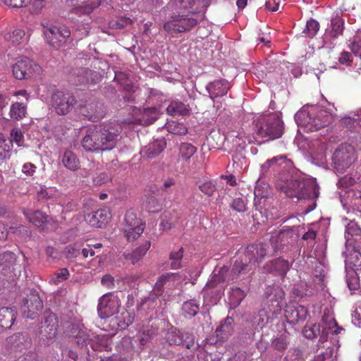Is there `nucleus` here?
<instances>
[{
	"instance_id": "49",
	"label": "nucleus",
	"mask_w": 361,
	"mask_h": 361,
	"mask_svg": "<svg viewBox=\"0 0 361 361\" xmlns=\"http://www.w3.org/2000/svg\"><path fill=\"white\" fill-rule=\"evenodd\" d=\"M269 318L264 310L259 311L257 316L254 317L253 324L255 327L263 328L268 323Z\"/></svg>"
},
{
	"instance_id": "14",
	"label": "nucleus",
	"mask_w": 361,
	"mask_h": 361,
	"mask_svg": "<svg viewBox=\"0 0 361 361\" xmlns=\"http://www.w3.org/2000/svg\"><path fill=\"white\" fill-rule=\"evenodd\" d=\"M120 302L117 297L111 293L104 294L99 299L97 310L102 319H106L118 312Z\"/></svg>"
},
{
	"instance_id": "63",
	"label": "nucleus",
	"mask_w": 361,
	"mask_h": 361,
	"mask_svg": "<svg viewBox=\"0 0 361 361\" xmlns=\"http://www.w3.org/2000/svg\"><path fill=\"white\" fill-rule=\"evenodd\" d=\"M128 75L124 72H116L115 73L114 80L123 86L129 80Z\"/></svg>"
},
{
	"instance_id": "29",
	"label": "nucleus",
	"mask_w": 361,
	"mask_h": 361,
	"mask_svg": "<svg viewBox=\"0 0 361 361\" xmlns=\"http://www.w3.org/2000/svg\"><path fill=\"white\" fill-rule=\"evenodd\" d=\"M26 219L33 225L39 228H43L48 222L49 216L41 211L37 210L32 212H23Z\"/></svg>"
},
{
	"instance_id": "42",
	"label": "nucleus",
	"mask_w": 361,
	"mask_h": 361,
	"mask_svg": "<svg viewBox=\"0 0 361 361\" xmlns=\"http://www.w3.org/2000/svg\"><path fill=\"white\" fill-rule=\"evenodd\" d=\"M183 333L175 329L167 334L166 340L170 345H181L183 343Z\"/></svg>"
},
{
	"instance_id": "16",
	"label": "nucleus",
	"mask_w": 361,
	"mask_h": 361,
	"mask_svg": "<svg viewBox=\"0 0 361 361\" xmlns=\"http://www.w3.org/2000/svg\"><path fill=\"white\" fill-rule=\"evenodd\" d=\"M290 165V161L284 155L274 157L272 159L267 160L261 168L264 174L269 172L271 169L274 172H278L281 169L283 170Z\"/></svg>"
},
{
	"instance_id": "34",
	"label": "nucleus",
	"mask_w": 361,
	"mask_h": 361,
	"mask_svg": "<svg viewBox=\"0 0 361 361\" xmlns=\"http://www.w3.org/2000/svg\"><path fill=\"white\" fill-rule=\"evenodd\" d=\"M158 116L159 111L156 107L146 108L143 109L140 121L144 125H150L158 118Z\"/></svg>"
},
{
	"instance_id": "12",
	"label": "nucleus",
	"mask_w": 361,
	"mask_h": 361,
	"mask_svg": "<svg viewBox=\"0 0 361 361\" xmlns=\"http://www.w3.org/2000/svg\"><path fill=\"white\" fill-rule=\"evenodd\" d=\"M43 308V302L36 291H32L24 300L20 312L25 318L34 319Z\"/></svg>"
},
{
	"instance_id": "32",
	"label": "nucleus",
	"mask_w": 361,
	"mask_h": 361,
	"mask_svg": "<svg viewBox=\"0 0 361 361\" xmlns=\"http://www.w3.org/2000/svg\"><path fill=\"white\" fill-rule=\"evenodd\" d=\"M178 274L166 273L161 275L154 286V291L157 296H161L164 293V286L171 280H174Z\"/></svg>"
},
{
	"instance_id": "35",
	"label": "nucleus",
	"mask_w": 361,
	"mask_h": 361,
	"mask_svg": "<svg viewBox=\"0 0 361 361\" xmlns=\"http://www.w3.org/2000/svg\"><path fill=\"white\" fill-rule=\"evenodd\" d=\"M145 224L144 221L137 217V213L133 209H128L124 216L123 227H136Z\"/></svg>"
},
{
	"instance_id": "19",
	"label": "nucleus",
	"mask_w": 361,
	"mask_h": 361,
	"mask_svg": "<svg viewBox=\"0 0 361 361\" xmlns=\"http://www.w3.org/2000/svg\"><path fill=\"white\" fill-rule=\"evenodd\" d=\"M73 74L77 78L75 82L79 84L96 83L101 78L98 72L86 68H77L73 71Z\"/></svg>"
},
{
	"instance_id": "30",
	"label": "nucleus",
	"mask_w": 361,
	"mask_h": 361,
	"mask_svg": "<svg viewBox=\"0 0 361 361\" xmlns=\"http://www.w3.org/2000/svg\"><path fill=\"white\" fill-rule=\"evenodd\" d=\"M16 312L9 307L0 308V326L4 329L11 328L15 321Z\"/></svg>"
},
{
	"instance_id": "10",
	"label": "nucleus",
	"mask_w": 361,
	"mask_h": 361,
	"mask_svg": "<svg viewBox=\"0 0 361 361\" xmlns=\"http://www.w3.org/2000/svg\"><path fill=\"white\" fill-rule=\"evenodd\" d=\"M13 76L18 80L28 79L39 73L41 68L27 57L19 58L12 67Z\"/></svg>"
},
{
	"instance_id": "15",
	"label": "nucleus",
	"mask_w": 361,
	"mask_h": 361,
	"mask_svg": "<svg viewBox=\"0 0 361 361\" xmlns=\"http://www.w3.org/2000/svg\"><path fill=\"white\" fill-rule=\"evenodd\" d=\"M307 314L306 307L295 302H290L285 307L284 316L290 324H296L305 320Z\"/></svg>"
},
{
	"instance_id": "1",
	"label": "nucleus",
	"mask_w": 361,
	"mask_h": 361,
	"mask_svg": "<svg viewBox=\"0 0 361 361\" xmlns=\"http://www.w3.org/2000/svg\"><path fill=\"white\" fill-rule=\"evenodd\" d=\"M122 126L109 121L89 128L82 140V146L87 152L109 151L116 147Z\"/></svg>"
},
{
	"instance_id": "39",
	"label": "nucleus",
	"mask_w": 361,
	"mask_h": 361,
	"mask_svg": "<svg viewBox=\"0 0 361 361\" xmlns=\"http://www.w3.org/2000/svg\"><path fill=\"white\" fill-rule=\"evenodd\" d=\"M197 152V147L192 144L183 142L179 148V156L183 160L188 161Z\"/></svg>"
},
{
	"instance_id": "17",
	"label": "nucleus",
	"mask_w": 361,
	"mask_h": 361,
	"mask_svg": "<svg viewBox=\"0 0 361 361\" xmlns=\"http://www.w3.org/2000/svg\"><path fill=\"white\" fill-rule=\"evenodd\" d=\"M290 267V262L280 257L272 259L264 265V269L269 273H274L284 276Z\"/></svg>"
},
{
	"instance_id": "59",
	"label": "nucleus",
	"mask_w": 361,
	"mask_h": 361,
	"mask_svg": "<svg viewBox=\"0 0 361 361\" xmlns=\"http://www.w3.org/2000/svg\"><path fill=\"white\" fill-rule=\"evenodd\" d=\"M350 48L354 54L357 55L361 50V36L357 35L354 37L350 43Z\"/></svg>"
},
{
	"instance_id": "37",
	"label": "nucleus",
	"mask_w": 361,
	"mask_h": 361,
	"mask_svg": "<svg viewBox=\"0 0 361 361\" xmlns=\"http://www.w3.org/2000/svg\"><path fill=\"white\" fill-rule=\"evenodd\" d=\"M145 228V224H141V226H137L136 227H123V230L128 241L131 242L135 240L140 236Z\"/></svg>"
},
{
	"instance_id": "43",
	"label": "nucleus",
	"mask_w": 361,
	"mask_h": 361,
	"mask_svg": "<svg viewBox=\"0 0 361 361\" xmlns=\"http://www.w3.org/2000/svg\"><path fill=\"white\" fill-rule=\"evenodd\" d=\"M70 272L68 269L62 268L56 271L51 279V281L54 284H59L68 279Z\"/></svg>"
},
{
	"instance_id": "25",
	"label": "nucleus",
	"mask_w": 361,
	"mask_h": 361,
	"mask_svg": "<svg viewBox=\"0 0 361 361\" xmlns=\"http://www.w3.org/2000/svg\"><path fill=\"white\" fill-rule=\"evenodd\" d=\"M61 161L67 169L76 171L80 167V161L77 155L71 150L66 149L62 155Z\"/></svg>"
},
{
	"instance_id": "64",
	"label": "nucleus",
	"mask_w": 361,
	"mask_h": 361,
	"mask_svg": "<svg viewBox=\"0 0 361 361\" xmlns=\"http://www.w3.org/2000/svg\"><path fill=\"white\" fill-rule=\"evenodd\" d=\"M101 283L108 288H113L114 287V278L110 274H105L102 277Z\"/></svg>"
},
{
	"instance_id": "4",
	"label": "nucleus",
	"mask_w": 361,
	"mask_h": 361,
	"mask_svg": "<svg viewBox=\"0 0 361 361\" xmlns=\"http://www.w3.org/2000/svg\"><path fill=\"white\" fill-rule=\"evenodd\" d=\"M283 134V123L275 114L262 116L255 121L253 137L259 144V139L276 140Z\"/></svg>"
},
{
	"instance_id": "61",
	"label": "nucleus",
	"mask_w": 361,
	"mask_h": 361,
	"mask_svg": "<svg viewBox=\"0 0 361 361\" xmlns=\"http://www.w3.org/2000/svg\"><path fill=\"white\" fill-rule=\"evenodd\" d=\"M355 183V180L354 178L346 175L339 179L338 185L339 187L347 188L353 185Z\"/></svg>"
},
{
	"instance_id": "45",
	"label": "nucleus",
	"mask_w": 361,
	"mask_h": 361,
	"mask_svg": "<svg viewBox=\"0 0 361 361\" xmlns=\"http://www.w3.org/2000/svg\"><path fill=\"white\" fill-rule=\"evenodd\" d=\"M181 345L189 350H196L199 348V345L195 344L194 335L188 332L183 333V343Z\"/></svg>"
},
{
	"instance_id": "62",
	"label": "nucleus",
	"mask_w": 361,
	"mask_h": 361,
	"mask_svg": "<svg viewBox=\"0 0 361 361\" xmlns=\"http://www.w3.org/2000/svg\"><path fill=\"white\" fill-rule=\"evenodd\" d=\"M340 63L345 66H350L353 62V57L350 53L343 51L338 59Z\"/></svg>"
},
{
	"instance_id": "13",
	"label": "nucleus",
	"mask_w": 361,
	"mask_h": 361,
	"mask_svg": "<svg viewBox=\"0 0 361 361\" xmlns=\"http://www.w3.org/2000/svg\"><path fill=\"white\" fill-rule=\"evenodd\" d=\"M12 339L11 353L16 358L14 361H38L37 355L34 352H25L22 355H19V353H23V350H25L27 345L30 344L29 341L25 340L23 334L15 335L14 337H12Z\"/></svg>"
},
{
	"instance_id": "20",
	"label": "nucleus",
	"mask_w": 361,
	"mask_h": 361,
	"mask_svg": "<svg viewBox=\"0 0 361 361\" xmlns=\"http://www.w3.org/2000/svg\"><path fill=\"white\" fill-rule=\"evenodd\" d=\"M102 105L98 102H92L86 104H79L78 112L89 120L94 121L102 116Z\"/></svg>"
},
{
	"instance_id": "44",
	"label": "nucleus",
	"mask_w": 361,
	"mask_h": 361,
	"mask_svg": "<svg viewBox=\"0 0 361 361\" xmlns=\"http://www.w3.org/2000/svg\"><path fill=\"white\" fill-rule=\"evenodd\" d=\"M319 30V23L314 19H310L307 21L304 33H306L309 37H313Z\"/></svg>"
},
{
	"instance_id": "56",
	"label": "nucleus",
	"mask_w": 361,
	"mask_h": 361,
	"mask_svg": "<svg viewBox=\"0 0 361 361\" xmlns=\"http://www.w3.org/2000/svg\"><path fill=\"white\" fill-rule=\"evenodd\" d=\"M228 269L227 267H222L219 272V274L220 276H214L212 279L211 280V281L207 284V286H208L209 288L213 287L214 282H221V281H226L227 279V278L225 277L224 275L225 273L228 272Z\"/></svg>"
},
{
	"instance_id": "31",
	"label": "nucleus",
	"mask_w": 361,
	"mask_h": 361,
	"mask_svg": "<svg viewBox=\"0 0 361 361\" xmlns=\"http://www.w3.org/2000/svg\"><path fill=\"white\" fill-rule=\"evenodd\" d=\"M197 3V0H173L176 9L189 14L197 13L198 8L196 6Z\"/></svg>"
},
{
	"instance_id": "24",
	"label": "nucleus",
	"mask_w": 361,
	"mask_h": 361,
	"mask_svg": "<svg viewBox=\"0 0 361 361\" xmlns=\"http://www.w3.org/2000/svg\"><path fill=\"white\" fill-rule=\"evenodd\" d=\"M234 321L232 317H227L217 327L216 336L220 341H224L233 332Z\"/></svg>"
},
{
	"instance_id": "40",
	"label": "nucleus",
	"mask_w": 361,
	"mask_h": 361,
	"mask_svg": "<svg viewBox=\"0 0 361 361\" xmlns=\"http://www.w3.org/2000/svg\"><path fill=\"white\" fill-rule=\"evenodd\" d=\"M184 249L180 247L178 251H172L170 253L169 259L171 260V268L178 269L181 268V262L183 257Z\"/></svg>"
},
{
	"instance_id": "18",
	"label": "nucleus",
	"mask_w": 361,
	"mask_h": 361,
	"mask_svg": "<svg viewBox=\"0 0 361 361\" xmlns=\"http://www.w3.org/2000/svg\"><path fill=\"white\" fill-rule=\"evenodd\" d=\"M166 141L164 138L157 139L144 147L140 153L148 159L159 156L166 148Z\"/></svg>"
},
{
	"instance_id": "26",
	"label": "nucleus",
	"mask_w": 361,
	"mask_h": 361,
	"mask_svg": "<svg viewBox=\"0 0 361 361\" xmlns=\"http://www.w3.org/2000/svg\"><path fill=\"white\" fill-rule=\"evenodd\" d=\"M344 19L341 17L337 16L333 18L327 31V35L332 39H336L341 36L344 30Z\"/></svg>"
},
{
	"instance_id": "47",
	"label": "nucleus",
	"mask_w": 361,
	"mask_h": 361,
	"mask_svg": "<svg viewBox=\"0 0 361 361\" xmlns=\"http://www.w3.org/2000/svg\"><path fill=\"white\" fill-rule=\"evenodd\" d=\"M81 245L78 243H73L66 247L65 255L67 258H76L80 254Z\"/></svg>"
},
{
	"instance_id": "46",
	"label": "nucleus",
	"mask_w": 361,
	"mask_h": 361,
	"mask_svg": "<svg viewBox=\"0 0 361 361\" xmlns=\"http://www.w3.org/2000/svg\"><path fill=\"white\" fill-rule=\"evenodd\" d=\"M78 7L84 8L86 13L91 12L93 9L99 5V0H75Z\"/></svg>"
},
{
	"instance_id": "58",
	"label": "nucleus",
	"mask_w": 361,
	"mask_h": 361,
	"mask_svg": "<svg viewBox=\"0 0 361 361\" xmlns=\"http://www.w3.org/2000/svg\"><path fill=\"white\" fill-rule=\"evenodd\" d=\"M45 0H33L30 7V11L32 13L37 14L45 6Z\"/></svg>"
},
{
	"instance_id": "27",
	"label": "nucleus",
	"mask_w": 361,
	"mask_h": 361,
	"mask_svg": "<svg viewBox=\"0 0 361 361\" xmlns=\"http://www.w3.org/2000/svg\"><path fill=\"white\" fill-rule=\"evenodd\" d=\"M151 243L149 241H145L142 245L136 248L132 252L125 253V259L129 260L133 264L139 262L147 253L149 249Z\"/></svg>"
},
{
	"instance_id": "53",
	"label": "nucleus",
	"mask_w": 361,
	"mask_h": 361,
	"mask_svg": "<svg viewBox=\"0 0 361 361\" xmlns=\"http://www.w3.org/2000/svg\"><path fill=\"white\" fill-rule=\"evenodd\" d=\"M231 207L238 212H244L246 210V202L244 198L238 197L233 200Z\"/></svg>"
},
{
	"instance_id": "41",
	"label": "nucleus",
	"mask_w": 361,
	"mask_h": 361,
	"mask_svg": "<svg viewBox=\"0 0 361 361\" xmlns=\"http://www.w3.org/2000/svg\"><path fill=\"white\" fill-rule=\"evenodd\" d=\"M25 31L22 29H16L12 32L5 35V39L11 42L15 45H18L22 42L25 36Z\"/></svg>"
},
{
	"instance_id": "5",
	"label": "nucleus",
	"mask_w": 361,
	"mask_h": 361,
	"mask_svg": "<svg viewBox=\"0 0 361 361\" xmlns=\"http://www.w3.org/2000/svg\"><path fill=\"white\" fill-rule=\"evenodd\" d=\"M332 120L330 112L319 106L303 109L295 114V121L307 131L314 132L327 126Z\"/></svg>"
},
{
	"instance_id": "55",
	"label": "nucleus",
	"mask_w": 361,
	"mask_h": 361,
	"mask_svg": "<svg viewBox=\"0 0 361 361\" xmlns=\"http://www.w3.org/2000/svg\"><path fill=\"white\" fill-rule=\"evenodd\" d=\"M132 24V20L129 18H121L116 21H112L111 23V26L113 28L116 29H121L124 27L131 25Z\"/></svg>"
},
{
	"instance_id": "52",
	"label": "nucleus",
	"mask_w": 361,
	"mask_h": 361,
	"mask_svg": "<svg viewBox=\"0 0 361 361\" xmlns=\"http://www.w3.org/2000/svg\"><path fill=\"white\" fill-rule=\"evenodd\" d=\"M288 340L287 337L284 335H281L279 337L276 338L272 341V345L274 348L275 350L279 351H283L285 350L288 347Z\"/></svg>"
},
{
	"instance_id": "51",
	"label": "nucleus",
	"mask_w": 361,
	"mask_h": 361,
	"mask_svg": "<svg viewBox=\"0 0 361 361\" xmlns=\"http://www.w3.org/2000/svg\"><path fill=\"white\" fill-rule=\"evenodd\" d=\"M199 309V305L192 300L187 301L183 305V311L190 317L195 316Z\"/></svg>"
},
{
	"instance_id": "38",
	"label": "nucleus",
	"mask_w": 361,
	"mask_h": 361,
	"mask_svg": "<svg viewBox=\"0 0 361 361\" xmlns=\"http://www.w3.org/2000/svg\"><path fill=\"white\" fill-rule=\"evenodd\" d=\"M270 199L267 192L264 194V192L260 188H255V198L254 204L257 209H262L266 207V202Z\"/></svg>"
},
{
	"instance_id": "50",
	"label": "nucleus",
	"mask_w": 361,
	"mask_h": 361,
	"mask_svg": "<svg viewBox=\"0 0 361 361\" xmlns=\"http://www.w3.org/2000/svg\"><path fill=\"white\" fill-rule=\"evenodd\" d=\"M75 340L78 346L83 347L86 345L90 338L89 334L84 329H80L77 334L75 335Z\"/></svg>"
},
{
	"instance_id": "60",
	"label": "nucleus",
	"mask_w": 361,
	"mask_h": 361,
	"mask_svg": "<svg viewBox=\"0 0 361 361\" xmlns=\"http://www.w3.org/2000/svg\"><path fill=\"white\" fill-rule=\"evenodd\" d=\"M13 147V140H6L4 135L0 133V148L2 150L11 151Z\"/></svg>"
},
{
	"instance_id": "6",
	"label": "nucleus",
	"mask_w": 361,
	"mask_h": 361,
	"mask_svg": "<svg viewBox=\"0 0 361 361\" xmlns=\"http://www.w3.org/2000/svg\"><path fill=\"white\" fill-rule=\"evenodd\" d=\"M198 19L193 14H173L163 25L164 30L169 33H181L190 31L198 23Z\"/></svg>"
},
{
	"instance_id": "11",
	"label": "nucleus",
	"mask_w": 361,
	"mask_h": 361,
	"mask_svg": "<svg viewBox=\"0 0 361 361\" xmlns=\"http://www.w3.org/2000/svg\"><path fill=\"white\" fill-rule=\"evenodd\" d=\"M354 160V148L348 144L340 145L333 154V161L337 169L345 170Z\"/></svg>"
},
{
	"instance_id": "28",
	"label": "nucleus",
	"mask_w": 361,
	"mask_h": 361,
	"mask_svg": "<svg viewBox=\"0 0 361 361\" xmlns=\"http://www.w3.org/2000/svg\"><path fill=\"white\" fill-rule=\"evenodd\" d=\"M190 111L189 105L180 101H172L166 108V112L173 116H187Z\"/></svg>"
},
{
	"instance_id": "9",
	"label": "nucleus",
	"mask_w": 361,
	"mask_h": 361,
	"mask_svg": "<svg viewBox=\"0 0 361 361\" xmlns=\"http://www.w3.org/2000/svg\"><path fill=\"white\" fill-rule=\"evenodd\" d=\"M57 331V317L50 310H46L39 330V334L45 344L49 345L56 337Z\"/></svg>"
},
{
	"instance_id": "57",
	"label": "nucleus",
	"mask_w": 361,
	"mask_h": 361,
	"mask_svg": "<svg viewBox=\"0 0 361 361\" xmlns=\"http://www.w3.org/2000/svg\"><path fill=\"white\" fill-rule=\"evenodd\" d=\"M11 137L13 140L17 143L18 146L21 145L23 142V134L22 131L18 128H13L11 131Z\"/></svg>"
},
{
	"instance_id": "22",
	"label": "nucleus",
	"mask_w": 361,
	"mask_h": 361,
	"mask_svg": "<svg viewBox=\"0 0 361 361\" xmlns=\"http://www.w3.org/2000/svg\"><path fill=\"white\" fill-rule=\"evenodd\" d=\"M207 90L210 94V97L214 99L216 97L226 94L229 90V85L225 79L217 80L210 82L207 86Z\"/></svg>"
},
{
	"instance_id": "23",
	"label": "nucleus",
	"mask_w": 361,
	"mask_h": 361,
	"mask_svg": "<svg viewBox=\"0 0 361 361\" xmlns=\"http://www.w3.org/2000/svg\"><path fill=\"white\" fill-rule=\"evenodd\" d=\"M302 334L309 339H313L320 335L319 342H324L327 339V332L324 331L322 325L317 323L307 324L302 330Z\"/></svg>"
},
{
	"instance_id": "36",
	"label": "nucleus",
	"mask_w": 361,
	"mask_h": 361,
	"mask_svg": "<svg viewBox=\"0 0 361 361\" xmlns=\"http://www.w3.org/2000/svg\"><path fill=\"white\" fill-rule=\"evenodd\" d=\"M27 106L20 102L13 104L10 109V116L12 119L19 121L23 118L26 114Z\"/></svg>"
},
{
	"instance_id": "33",
	"label": "nucleus",
	"mask_w": 361,
	"mask_h": 361,
	"mask_svg": "<svg viewBox=\"0 0 361 361\" xmlns=\"http://www.w3.org/2000/svg\"><path fill=\"white\" fill-rule=\"evenodd\" d=\"M145 209L149 213H158L162 209V204L159 200L152 195L145 196V200L143 203Z\"/></svg>"
},
{
	"instance_id": "3",
	"label": "nucleus",
	"mask_w": 361,
	"mask_h": 361,
	"mask_svg": "<svg viewBox=\"0 0 361 361\" xmlns=\"http://www.w3.org/2000/svg\"><path fill=\"white\" fill-rule=\"evenodd\" d=\"M267 255L262 245H251L247 247L244 259L235 260L230 271L228 280H235L240 275L247 274L255 269L256 264L262 262Z\"/></svg>"
},
{
	"instance_id": "48",
	"label": "nucleus",
	"mask_w": 361,
	"mask_h": 361,
	"mask_svg": "<svg viewBox=\"0 0 361 361\" xmlns=\"http://www.w3.org/2000/svg\"><path fill=\"white\" fill-rule=\"evenodd\" d=\"M198 188L202 192L208 197L212 196L216 190V185L212 180H207L200 183Z\"/></svg>"
},
{
	"instance_id": "7",
	"label": "nucleus",
	"mask_w": 361,
	"mask_h": 361,
	"mask_svg": "<svg viewBox=\"0 0 361 361\" xmlns=\"http://www.w3.org/2000/svg\"><path fill=\"white\" fill-rule=\"evenodd\" d=\"M51 104L58 115H66L73 109L78 111V102L70 92L56 90L51 94Z\"/></svg>"
},
{
	"instance_id": "8",
	"label": "nucleus",
	"mask_w": 361,
	"mask_h": 361,
	"mask_svg": "<svg viewBox=\"0 0 361 361\" xmlns=\"http://www.w3.org/2000/svg\"><path fill=\"white\" fill-rule=\"evenodd\" d=\"M42 26L47 42L55 49L62 47L71 35L70 30L64 25H47L45 26L42 24Z\"/></svg>"
},
{
	"instance_id": "21",
	"label": "nucleus",
	"mask_w": 361,
	"mask_h": 361,
	"mask_svg": "<svg viewBox=\"0 0 361 361\" xmlns=\"http://www.w3.org/2000/svg\"><path fill=\"white\" fill-rule=\"evenodd\" d=\"M110 218V212L106 209H98L87 216L88 223L94 227L102 228Z\"/></svg>"
},
{
	"instance_id": "2",
	"label": "nucleus",
	"mask_w": 361,
	"mask_h": 361,
	"mask_svg": "<svg viewBox=\"0 0 361 361\" xmlns=\"http://www.w3.org/2000/svg\"><path fill=\"white\" fill-rule=\"evenodd\" d=\"M277 183V188L290 198L298 200H316L319 195V187L313 178H290L286 179L282 176Z\"/></svg>"
},
{
	"instance_id": "54",
	"label": "nucleus",
	"mask_w": 361,
	"mask_h": 361,
	"mask_svg": "<svg viewBox=\"0 0 361 361\" xmlns=\"http://www.w3.org/2000/svg\"><path fill=\"white\" fill-rule=\"evenodd\" d=\"M3 3L11 8H20L25 7L31 0H1Z\"/></svg>"
}]
</instances>
